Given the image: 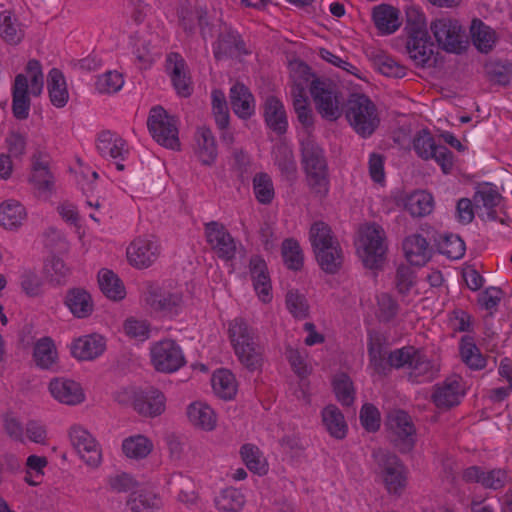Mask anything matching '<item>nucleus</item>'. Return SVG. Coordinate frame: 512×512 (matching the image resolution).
Listing matches in <instances>:
<instances>
[{"label":"nucleus","instance_id":"6ab92c4d","mask_svg":"<svg viewBox=\"0 0 512 512\" xmlns=\"http://www.w3.org/2000/svg\"><path fill=\"white\" fill-rule=\"evenodd\" d=\"M65 305L77 318H87L94 310L92 297L84 288L75 287L67 291Z\"/></svg>","mask_w":512,"mask_h":512},{"label":"nucleus","instance_id":"a211bd4d","mask_svg":"<svg viewBox=\"0 0 512 512\" xmlns=\"http://www.w3.org/2000/svg\"><path fill=\"white\" fill-rule=\"evenodd\" d=\"M158 247L151 241L137 239L127 248L129 262L139 268L150 266L157 258Z\"/></svg>","mask_w":512,"mask_h":512},{"label":"nucleus","instance_id":"e433bc0d","mask_svg":"<svg viewBox=\"0 0 512 512\" xmlns=\"http://www.w3.org/2000/svg\"><path fill=\"white\" fill-rule=\"evenodd\" d=\"M25 218V208L18 201L8 200L0 205V225L4 228H18Z\"/></svg>","mask_w":512,"mask_h":512},{"label":"nucleus","instance_id":"4468645a","mask_svg":"<svg viewBox=\"0 0 512 512\" xmlns=\"http://www.w3.org/2000/svg\"><path fill=\"white\" fill-rule=\"evenodd\" d=\"M49 390L56 400L67 405H76L84 400L80 384L73 380L55 378L50 382Z\"/></svg>","mask_w":512,"mask_h":512},{"label":"nucleus","instance_id":"9d476101","mask_svg":"<svg viewBox=\"0 0 512 512\" xmlns=\"http://www.w3.org/2000/svg\"><path fill=\"white\" fill-rule=\"evenodd\" d=\"M205 236L213 252L223 260H231L236 254V243L226 227L217 221L205 224Z\"/></svg>","mask_w":512,"mask_h":512},{"label":"nucleus","instance_id":"c756f323","mask_svg":"<svg viewBox=\"0 0 512 512\" xmlns=\"http://www.w3.org/2000/svg\"><path fill=\"white\" fill-rule=\"evenodd\" d=\"M264 117L267 125L279 134L287 130V118L283 104L275 96H269L265 102Z\"/></svg>","mask_w":512,"mask_h":512},{"label":"nucleus","instance_id":"f704fd0d","mask_svg":"<svg viewBox=\"0 0 512 512\" xmlns=\"http://www.w3.org/2000/svg\"><path fill=\"white\" fill-rule=\"evenodd\" d=\"M322 421L332 437L343 439L347 432V424L340 409L330 404L322 411Z\"/></svg>","mask_w":512,"mask_h":512},{"label":"nucleus","instance_id":"f03ea898","mask_svg":"<svg viewBox=\"0 0 512 512\" xmlns=\"http://www.w3.org/2000/svg\"><path fill=\"white\" fill-rule=\"evenodd\" d=\"M345 117L357 134L368 137L380 123L375 104L364 94H351L346 103Z\"/></svg>","mask_w":512,"mask_h":512},{"label":"nucleus","instance_id":"6e6552de","mask_svg":"<svg viewBox=\"0 0 512 512\" xmlns=\"http://www.w3.org/2000/svg\"><path fill=\"white\" fill-rule=\"evenodd\" d=\"M388 365L396 369H410V377H419L430 372L431 362L413 346L396 349L388 355Z\"/></svg>","mask_w":512,"mask_h":512},{"label":"nucleus","instance_id":"c85d7f7f","mask_svg":"<svg viewBox=\"0 0 512 512\" xmlns=\"http://www.w3.org/2000/svg\"><path fill=\"white\" fill-rule=\"evenodd\" d=\"M127 143L121 137L109 130L100 132L97 139V150L102 156L109 155L111 158L124 159V154L128 153Z\"/></svg>","mask_w":512,"mask_h":512},{"label":"nucleus","instance_id":"5701e85b","mask_svg":"<svg viewBox=\"0 0 512 512\" xmlns=\"http://www.w3.org/2000/svg\"><path fill=\"white\" fill-rule=\"evenodd\" d=\"M249 268L256 292L263 302L269 301L271 282L266 262L259 256H253L250 259Z\"/></svg>","mask_w":512,"mask_h":512},{"label":"nucleus","instance_id":"f8f14e48","mask_svg":"<svg viewBox=\"0 0 512 512\" xmlns=\"http://www.w3.org/2000/svg\"><path fill=\"white\" fill-rule=\"evenodd\" d=\"M165 400L161 391L150 387L135 393L133 407L140 415L153 418L164 412Z\"/></svg>","mask_w":512,"mask_h":512},{"label":"nucleus","instance_id":"f257e3e1","mask_svg":"<svg viewBox=\"0 0 512 512\" xmlns=\"http://www.w3.org/2000/svg\"><path fill=\"white\" fill-rule=\"evenodd\" d=\"M301 162L310 190L321 198L326 196L329 190V175L323 149L311 139L303 140Z\"/></svg>","mask_w":512,"mask_h":512},{"label":"nucleus","instance_id":"423d86ee","mask_svg":"<svg viewBox=\"0 0 512 512\" xmlns=\"http://www.w3.org/2000/svg\"><path fill=\"white\" fill-rule=\"evenodd\" d=\"M148 129L153 139L160 145L176 149L180 146L176 119L162 107H155L147 120Z\"/></svg>","mask_w":512,"mask_h":512},{"label":"nucleus","instance_id":"20e7f679","mask_svg":"<svg viewBox=\"0 0 512 512\" xmlns=\"http://www.w3.org/2000/svg\"><path fill=\"white\" fill-rule=\"evenodd\" d=\"M310 93L317 112L328 121H336L342 115L343 99L337 86L330 80L314 78Z\"/></svg>","mask_w":512,"mask_h":512},{"label":"nucleus","instance_id":"4c0bfd02","mask_svg":"<svg viewBox=\"0 0 512 512\" xmlns=\"http://www.w3.org/2000/svg\"><path fill=\"white\" fill-rule=\"evenodd\" d=\"M309 239L314 254L330 245H334V242H339L330 226L323 221H316L312 224L309 231Z\"/></svg>","mask_w":512,"mask_h":512},{"label":"nucleus","instance_id":"052dcab7","mask_svg":"<svg viewBox=\"0 0 512 512\" xmlns=\"http://www.w3.org/2000/svg\"><path fill=\"white\" fill-rule=\"evenodd\" d=\"M437 145L431 133L428 130H421L416 134L413 140V148L417 155L424 159L429 160L434 156Z\"/></svg>","mask_w":512,"mask_h":512},{"label":"nucleus","instance_id":"b1692460","mask_svg":"<svg viewBox=\"0 0 512 512\" xmlns=\"http://www.w3.org/2000/svg\"><path fill=\"white\" fill-rule=\"evenodd\" d=\"M406 49L410 58L421 67H424L433 55V43L428 34L408 36Z\"/></svg>","mask_w":512,"mask_h":512},{"label":"nucleus","instance_id":"39448f33","mask_svg":"<svg viewBox=\"0 0 512 512\" xmlns=\"http://www.w3.org/2000/svg\"><path fill=\"white\" fill-rule=\"evenodd\" d=\"M430 30L442 50L461 54L466 49L465 31L458 21L451 18L436 19L431 22Z\"/></svg>","mask_w":512,"mask_h":512},{"label":"nucleus","instance_id":"cd10ccee","mask_svg":"<svg viewBox=\"0 0 512 512\" xmlns=\"http://www.w3.org/2000/svg\"><path fill=\"white\" fill-rule=\"evenodd\" d=\"M367 55L373 66L383 75L393 78H403L406 76V67L396 62L383 51L373 49Z\"/></svg>","mask_w":512,"mask_h":512},{"label":"nucleus","instance_id":"ddd939ff","mask_svg":"<svg viewBox=\"0 0 512 512\" xmlns=\"http://www.w3.org/2000/svg\"><path fill=\"white\" fill-rule=\"evenodd\" d=\"M145 300L153 310L169 313H177L183 302L181 294L170 293L154 285L148 286Z\"/></svg>","mask_w":512,"mask_h":512},{"label":"nucleus","instance_id":"a878e982","mask_svg":"<svg viewBox=\"0 0 512 512\" xmlns=\"http://www.w3.org/2000/svg\"><path fill=\"white\" fill-rule=\"evenodd\" d=\"M373 21L383 34L395 32L401 25L399 10L388 4H381L373 9Z\"/></svg>","mask_w":512,"mask_h":512},{"label":"nucleus","instance_id":"bb28decb","mask_svg":"<svg viewBox=\"0 0 512 512\" xmlns=\"http://www.w3.org/2000/svg\"><path fill=\"white\" fill-rule=\"evenodd\" d=\"M460 383L457 380L448 379L442 384L436 386L432 395L435 405L444 410L458 405L459 403Z\"/></svg>","mask_w":512,"mask_h":512},{"label":"nucleus","instance_id":"37998d69","mask_svg":"<svg viewBox=\"0 0 512 512\" xmlns=\"http://www.w3.org/2000/svg\"><path fill=\"white\" fill-rule=\"evenodd\" d=\"M471 37L476 48L484 53L489 52L495 44V32L481 20L474 19L470 28Z\"/></svg>","mask_w":512,"mask_h":512},{"label":"nucleus","instance_id":"aec40b11","mask_svg":"<svg viewBox=\"0 0 512 512\" xmlns=\"http://www.w3.org/2000/svg\"><path fill=\"white\" fill-rule=\"evenodd\" d=\"M229 98L232 110L240 118L248 119L254 113V97L244 84H234L230 89Z\"/></svg>","mask_w":512,"mask_h":512},{"label":"nucleus","instance_id":"4be33fe9","mask_svg":"<svg viewBox=\"0 0 512 512\" xmlns=\"http://www.w3.org/2000/svg\"><path fill=\"white\" fill-rule=\"evenodd\" d=\"M105 350V342L100 335H88L77 339L71 348L73 356L79 360H92Z\"/></svg>","mask_w":512,"mask_h":512},{"label":"nucleus","instance_id":"2f4dec72","mask_svg":"<svg viewBox=\"0 0 512 512\" xmlns=\"http://www.w3.org/2000/svg\"><path fill=\"white\" fill-rule=\"evenodd\" d=\"M98 283L103 294L111 300H122L126 290L121 279L111 270L102 269L98 273Z\"/></svg>","mask_w":512,"mask_h":512},{"label":"nucleus","instance_id":"412c9836","mask_svg":"<svg viewBox=\"0 0 512 512\" xmlns=\"http://www.w3.org/2000/svg\"><path fill=\"white\" fill-rule=\"evenodd\" d=\"M403 250L407 260L416 266L424 265L431 257L427 240L420 234L408 236L403 241Z\"/></svg>","mask_w":512,"mask_h":512},{"label":"nucleus","instance_id":"c9c22d12","mask_svg":"<svg viewBox=\"0 0 512 512\" xmlns=\"http://www.w3.org/2000/svg\"><path fill=\"white\" fill-rule=\"evenodd\" d=\"M187 416L194 426L204 430H212L216 425L214 411L201 402L190 404L187 409Z\"/></svg>","mask_w":512,"mask_h":512},{"label":"nucleus","instance_id":"8fccbe9b","mask_svg":"<svg viewBox=\"0 0 512 512\" xmlns=\"http://www.w3.org/2000/svg\"><path fill=\"white\" fill-rule=\"evenodd\" d=\"M244 504V495L235 488H227L215 498V505L221 512H239Z\"/></svg>","mask_w":512,"mask_h":512},{"label":"nucleus","instance_id":"7ed1b4c3","mask_svg":"<svg viewBox=\"0 0 512 512\" xmlns=\"http://www.w3.org/2000/svg\"><path fill=\"white\" fill-rule=\"evenodd\" d=\"M358 254L366 268L380 270L386 260L387 245L383 228L375 223L359 230Z\"/></svg>","mask_w":512,"mask_h":512},{"label":"nucleus","instance_id":"69168bd1","mask_svg":"<svg viewBox=\"0 0 512 512\" xmlns=\"http://www.w3.org/2000/svg\"><path fill=\"white\" fill-rule=\"evenodd\" d=\"M124 84L122 74L116 71H108L98 77L96 88L100 93H115L119 91Z\"/></svg>","mask_w":512,"mask_h":512},{"label":"nucleus","instance_id":"4d7b16f0","mask_svg":"<svg viewBox=\"0 0 512 512\" xmlns=\"http://www.w3.org/2000/svg\"><path fill=\"white\" fill-rule=\"evenodd\" d=\"M405 29L407 37L413 35L426 36L428 34L425 16L418 8H407Z\"/></svg>","mask_w":512,"mask_h":512},{"label":"nucleus","instance_id":"e2e57ef3","mask_svg":"<svg viewBox=\"0 0 512 512\" xmlns=\"http://www.w3.org/2000/svg\"><path fill=\"white\" fill-rule=\"evenodd\" d=\"M334 392L342 405L350 406L354 402V388L350 378L346 374H341L333 382Z\"/></svg>","mask_w":512,"mask_h":512},{"label":"nucleus","instance_id":"49530a36","mask_svg":"<svg viewBox=\"0 0 512 512\" xmlns=\"http://www.w3.org/2000/svg\"><path fill=\"white\" fill-rule=\"evenodd\" d=\"M460 355L462 361L471 369L480 370L486 366V359L469 336H464L461 339Z\"/></svg>","mask_w":512,"mask_h":512},{"label":"nucleus","instance_id":"864d4df0","mask_svg":"<svg viewBox=\"0 0 512 512\" xmlns=\"http://www.w3.org/2000/svg\"><path fill=\"white\" fill-rule=\"evenodd\" d=\"M34 359L41 368H50L56 360L57 352L53 341L49 337L40 339L34 347Z\"/></svg>","mask_w":512,"mask_h":512},{"label":"nucleus","instance_id":"bf43d9fd","mask_svg":"<svg viewBox=\"0 0 512 512\" xmlns=\"http://www.w3.org/2000/svg\"><path fill=\"white\" fill-rule=\"evenodd\" d=\"M286 306L288 311L297 319H305L309 316L307 299L297 290L288 291L286 294Z\"/></svg>","mask_w":512,"mask_h":512},{"label":"nucleus","instance_id":"1a4fd4ad","mask_svg":"<svg viewBox=\"0 0 512 512\" xmlns=\"http://www.w3.org/2000/svg\"><path fill=\"white\" fill-rule=\"evenodd\" d=\"M152 364L160 372L171 373L184 365L185 359L181 349L172 340H164L151 349Z\"/></svg>","mask_w":512,"mask_h":512},{"label":"nucleus","instance_id":"774afa93","mask_svg":"<svg viewBox=\"0 0 512 512\" xmlns=\"http://www.w3.org/2000/svg\"><path fill=\"white\" fill-rule=\"evenodd\" d=\"M379 320L382 322L392 321L398 314L399 305L397 301L389 294L382 293L378 297Z\"/></svg>","mask_w":512,"mask_h":512},{"label":"nucleus","instance_id":"ea45409f","mask_svg":"<svg viewBox=\"0 0 512 512\" xmlns=\"http://www.w3.org/2000/svg\"><path fill=\"white\" fill-rule=\"evenodd\" d=\"M240 363L249 371H256L263 363V349L257 342H250L245 346L234 349Z\"/></svg>","mask_w":512,"mask_h":512},{"label":"nucleus","instance_id":"9b49d317","mask_svg":"<svg viewBox=\"0 0 512 512\" xmlns=\"http://www.w3.org/2000/svg\"><path fill=\"white\" fill-rule=\"evenodd\" d=\"M69 436L73 447L88 466L97 467L101 463L102 453L99 444L87 430L74 426Z\"/></svg>","mask_w":512,"mask_h":512},{"label":"nucleus","instance_id":"338daca9","mask_svg":"<svg viewBox=\"0 0 512 512\" xmlns=\"http://www.w3.org/2000/svg\"><path fill=\"white\" fill-rule=\"evenodd\" d=\"M482 486L485 489L499 490L510 482V477L506 470L495 468L483 473Z\"/></svg>","mask_w":512,"mask_h":512},{"label":"nucleus","instance_id":"dca6fc26","mask_svg":"<svg viewBox=\"0 0 512 512\" xmlns=\"http://www.w3.org/2000/svg\"><path fill=\"white\" fill-rule=\"evenodd\" d=\"M31 101L28 79L24 74L15 77L12 89V112L16 119L25 120L29 116Z\"/></svg>","mask_w":512,"mask_h":512},{"label":"nucleus","instance_id":"0eeeda50","mask_svg":"<svg viewBox=\"0 0 512 512\" xmlns=\"http://www.w3.org/2000/svg\"><path fill=\"white\" fill-rule=\"evenodd\" d=\"M386 426L392 433L391 442L401 453H408L414 448L416 428L407 412L390 411Z\"/></svg>","mask_w":512,"mask_h":512},{"label":"nucleus","instance_id":"f3484780","mask_svg":"<svg viewBox=\"0 0 512 512\" xmlns=\"http://www.w3.org/2000/svg\"><path fill=\"white\" fill-rule=\"evenodd\" d=\"M185 61L178 53H170L166 61V69L169 71L174 88L183 97L192 93L190 78L185 73Z\"/></svg>","mask_w":512,"mask_h":512},{"label":"nucleus","instance_id":"680f3d73","mask_svg":"<svg viewBox=\"0 0 512 512\" xmlns=\"http://www.w3.org/2000/svg\"><path fill=\"white\" fill-rule=\"evenodd\" d=\"M501 200V194L489 185L476 191L473 197L474 206L477 209L481 207L485 209L495 208L500 204Z\"/></svg>","mask_w":512,"mask_h":512},{"label":"nucleus","instance_id":"79ce46f5","mask_svg":"<svg viewBox=\"0 0 512 512\" xmlns=\"http://www.w3.org/2000/svg\"><path fill=\"white\" fill-rule=\"evenodd\" d=\"M24 30L17 19L12 18L11 12L0 13V36L10 45L19 44L24 38Z\"/></svg>","mask_w":512,"mask_h":512},{"label":"nucleus","instance_id":"de8ad7c7","mask_svg":"<svg viewBox=\"0 0 512 512\" xmlns=\"http://www.w3.org/2000/svg\"><path fill=\"white\" fill-rule=\"evenodd\" d=\"M152 442L143 435L131 436L123 441L122 450L128 458L143 459L152 451Z\"/></svg>","mask_w":512,"mask_h":512},{"label":"nucleus","instance_id":"3c124183","mask_svg":"<svg viewBox=\"0 0 512 512\" xmlns=\"http://www.w3.org/2000/svg\"><path fill=\"white\" fill-rule=\"evenodd\" d=\"M229 337L234 349L245 346L246 343L257 342L253 330L242 318H236L230 323Z\"/></svg>","mask_w":512,"mask_h":512},{"label":"nucleus","instance_id":"603ef678","mask_svg":"<svg viewBox=\"0 0 512 512\" xmlns=\"http://www.w3.org/2000/svg\"><path fill=\"white\" fill-rule=\"evenodd\" d=\"M281 254L288 269L299 271L303 267V252L298 243L293 238L285 239L282 243Z\"/></svg>","mask_w":512,"mask_h":512},{"label":"nucleus","instance_id":"72a5a7b5","mask_svg":"<svg viewBox=\"0 0 512 512\" xmlns=\"http://www.w3.org/2000/svg\"><path fill=\"white\" fill-rule=\"evenodd\" d=\"M127 506L132 512H154L160 509L161 500L155 493L142 489L131 492Z\"/></svg>","mask_w":512,"mask_h":512},{"label":"nucleus","instance_id":"c03bdc74","mask_svg":"<svg viewBox=\"0 0 512 512\" xmlns=\"http://www.w3.org/2000/svg\"><path fill=\"white\" fill-rule=\"evenodd\" d=\"M275 164L281 174L289 181H293L297 175V165L291 148L285 144H279L274 149Z\"/></svg>","mask_w":512,"mask_h":512},{"label":"nucleus","instance_id":"393cba45","mask_svg":"<svg viewBox=\"0 0 512 512\" xmlns=\"http://www.w3.org/2000/svg\"><path fill=\"white\" fill-rule=\"evenodd\" d=\"M196 155L203 165L211 166L217 158V146L212 131L201 127L196 133Z\"/></svg>","mask_w":512,"mask_h":512},{"label":"nucleus","instance_id":"0e129e2a","mask_svg":"<svg viewBox=\"0 0 512 512\" xmlns=\"http://www.w3.org/2000/svg\"><path fill=\"white\" fill-rule=\"evenodd\" d=\"M414 270L406 265L398 266L395 275V286L397 291L402 295H407L416 283Z\"/></svg>","mask_w":512,"mask_h":512},{"label":"nucleus","instance_id":"58836bf2","mask_svg":"<svg viewBox=\"0 0 512 512\" xmlns=\"http://www.w3.org/2000/svg\"><path fill=\"white\" fill-rule=\"evenodd\" d=\"M293 107L299 122L305 127H311L314 123L313 112L309 106L305 88L301 84H295L292 88Z\"/></svg>","mask_w":512,"mask_h":512},{"label":"nucleus","instance_id":"7c9ffc66","mask_svg":"<svg viewBox=\"0 0 512 512\" xmlns=\"http://www.w3.org/2000/svg\"><path fill=\"white\" fill-rule=\"evenodd\" d=\"M315 257L321 269L328 274L337 273L344 262L343 251L339 242H334V245L315 253Z\"/></svg>","mask_w":512,"mask_h":512},{"label":"nucleus","instance_id":"a19ab883","mask_svg":"<svg viewBox=\"0 0 512 512\" xmlns=\"http://www.w3.org/2000/svg\"><path fill=\"white\" fill-rule=\"evenodd\" d=\"M405 209L413 217H424L432 212L433 197L426 191H416L405 200Z\"/></svg>","mask_w":512,"mask_h":512},{"label":"nucleus","instance_id":"2eb2a0df","mask_svg":"<svg viewBox=\"0 0 512 512\" xmlns=\"http://www.w3.org/2000/svg\"><path fill=\"white\" fill-rule=\"evenodd\" d=\"M243 54H247V51L240 35L232 30H226L220 33L214 48V56L217 60L238 58Z\"/></svg>","mask_w":512,"mask_h":512},{"label":"nucleus","instance_id":"6e6d98bb","mask_svg":"<svg viewBox=\"0 0 512 512\" xmlns=\"http://www.w3.org/2000/svg\"><path fill=\"white\" fill-rule=\"evenodd\" d=\"M253 189L256 199L262 204H269L274 198V187L266 173H257L253 178Z\"/></svg>","mask_w":512,"mask_h":512},{"label":"nucleus","instance_id":"09e8293b","mask_svg":"<svg viewBox=\"0 0 512 512\" xmlns=\"http://www.w3.org/2000/svg\"><path fill=\"white\" fill-rule=\"evenodd\" d=\"M437 249L441 254L451 259H460L465 253V243L454 234H443L435 238Z\"/></svg>","mask_w":512,"mask_h":512},{"label":"nucleus","instance_id":"a18cd8bd","mask_svg":"<svg viewBox=\"0 0 512 512\" xmlns=\"http://www.w3.org/2000/svg\"><path fill=\"white\" fill-rule=\"evenodd\" d=\"M212 387L216 395L222 399H232L237 391L234 375L225 369H221L213 374Z\"/></svg>","mask_w":512,"mask_h":512},{"label":"nucleus","instance_id":"473e14b6","mask_svg":"<svg viewBox=\"0 0 512 512\" xmlns=\"http://www.w3.org/2000/svg\"><path fill=\"white\" fill-rule=\"evenodd\" d=\"M47 82L52 104L58 108L64 107L68 102L69 94L63 73L57 68L51 69Z\"/></svg>","mask_w":512,"mask_h":512},{"label":"nucleus","instance_id":"13d9d810","mask_svg":"<svg viewBox=\"0 0 512 512\" xmlns=\"http://www.w3.org/2000/svg\"><path fill=\"white\" fill-rule=\"evenodd\" d=\"M485 70L490 82L505 86L512 80V63L491 62Z\"/></svg>","mask_w":512,"mask_h":512},{"label":"nucleus","instance_id":"5fc2aeb1","mask_svg":"<svg viewBox=\"0 0 512 512\" xmlns=\"http://www.w3.org/2000/svg\"><path fill=\"white\" fill-rule=\"evenodd\" d=\"M240 454L247 468L259 475L267 471L265 459L262 458L258 447L252 444H245L241 447Z\"/></svg>","mask_w":512,"mask_h":512}]
</instances>
